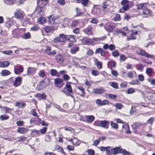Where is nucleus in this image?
I'll return each instance as SVG.
<instances>
[{
  "label": "nucleus",
  "instance_id": "nucleus-33",
  "mask_svg": "<svg viewBox=\"0 0 155 155\" xmlns=\"http://www.w3.org/2000/svg\"><path fill=\"white\" fill-rule=\"evenodd\" d=\"M143 14L145 15V17H147L151 15V12L147 8L143 10Z\"/></svg>",
  "mask_w": 155,
  "mask_h": 155
},
{
  "label": "nucleus",
  "instance_id": "nucleus-55",
  "mask_svg": "<svg viewBox=\"0 0 155 155\" xmlns=\"http://www.w3.org/2000/svg\"><path fill=\"white\" fill-rule=\"evenodd\" d=\"M111 126L112 128L115 129H117L118 128V125L117 124L113 122V121L110 122Z\"/></svg>",
  "mask_w": 155,
  "mask_h": 155
},
{
  "label": "nucleus",
  "instance_id": "nucleus-60",
  "mask_svg": "<svg viewBox=\"0 0 155 155\" xmlns=\"http://www.w3.org/2000/svg\"><path fill=\"white\" fill-rule=\"evenodd\" d=\"M135 91L134 88H130L127 90L126 93L128 94H131L134 93Z\"/></svg>",
  "mask_w": 155,
  "mask_h": 155
},
{
  "label": "nucleus",
  "instance_id": "nucleus-5",
  "mask_svg": "<svg viewBox=\"0 0 155 155\" xmlns=\"http://www.w3.org/2000/svg\"><path fill=\"white\" fill-rule=\"evenodd\" d=\"M14 17L17 19L22 20L23 19L25 14L24 12L20 9H18L14 13Z\"/></svg>",
  "mask_w": 155,
  "mask_h": 155
},
{
  "label": "nucleus",
  "instance_id": "nucleus-41",
  "mask_svg": "<svg viewBox=\"0 0 155 155\" xmlns=\"http://www.w3.org/2000/svg\"><path fill=\"white\" fill-rule=\"evenodd\" d=\"M116 65V63L115 61L111 60L108 63V68H110L113 67H115Z\"/></svg>",
  "mask_w": 155,
  "mask_h": 155
},
{
  "label": "nucleus",
  "instance_id": "nucleus-3",
  "mask_svg": "<svg viewBox=\"0 0 155 155\" xmlns=\"http://www.w3.org/2000/svg\"><path fill=\"white\" fill-rule=\"evenodd\" d=\"M71 83L67 82V84H66L65 87L64 89H66L67 91H66L64 90H61V91L65 94L67 96H70L72 98L74 97L71 94L73 93V90L70 84Z\"/></svg>",
  "mask_w": 155,
  "mask_h": 155
},
{
  "label": "nucleus",
  "instance_id": "nucleus-56",
  "mask_svg": "<svg viewBox=\"0 0 155 155\" xmlns=\"http://www.w3.org/2000/svg\"><path fill=\"white\" fill-rule=\"evenodd\" d=\"M3 108L4 110L5 113H10V112L13 110V109L9 108L7 107H4Z\"/></svg>",
  "mask_w": 155,
  "mask_h": 155
},
{
  "label": "nucleus",
  "instance_id": "nucleus-6",
  "mask_svg": "<svg viewBox=\"0 0 155 155\" xmlns=\"http://www.w3.org/2000/svg\"><path fill=\"white\" fill-rule=\"evenodd\" d=\"M128 2V0H123L121 2V4L122 5V8L124 11H127L133 5H132L131 6L130 5Z\"/></svg>",
  "mask_w": 155,
  "mask_h": 155
},
{
  "label": "nucleus",
  "instance_id": "nucleus-1",
  "mask_svg": "<svg viewBox=\"0 0 155 155\" xmlns=\"http://www.w3.org/2000/svg\"><path fill=\"white\" fill-rule=\"evenodd\" d=\"M65 40L74 41H75V37L74 35H65L64 34H61L59 36L54 38L53 41L54 43H57L64 41Z\"/></svg>",
  "mask_w": 155,
  "mask_h": 155
},
{
  "label": "nucleus",
  "instance_id": "nucleus-53",
  "mask_svg": "<svg viewBox=\"0 0 155 155\" xmlns=\"http://www.w3.org/2000/svg\"><path fill=\"white\" fill-rule=\"evenodd\" d=\"M78 88L82 92V93L80 96L82 97H84L85 95V92L84 88L82 86H79L78 87Z\"/></svg>",
  "mask_w": 155,
  "mask_h": 155
},
{
  "label": "nucleus",
  "instance_id": "nucleus-62",
  "mask_svg": "<svg viewBox=\"0 0 155 155\" xmlns=\"http://www.w3.org/2000/svg\"><path fill=\"white\" fill-rule=\"evenodd\" d=\"M50 74L52 76H56L57 74V71L55 69H51L50 70Z\"/></svg>",
  "mask_w": 155,
  "mask_h": 155
},
{
  "label": "nucleus",
  "instance_id": "nucleus-64",
  "mask_svg": "<svg viewBox=\"0 0 155 155\" xmlns=\"http://www.w3.org/2000/svg\"><path fill=\"white\" fill-rule=\"evenodd\" d=\"M87 152L89 155H94L95 154V151L93 149H90L87 150Z\"/></svg>",
  "mask_w": 155,
  "mask_h": 155
},
{
  "label": "nucleus",
  "instance_id": "nucleus-12",
  "mask_svg": "<svg viewBox=\"0 0 155 155\" xmlns=\"http://www.w3.org/2000/svg\"><path fill=\"white\" fill-rule=\"evenodd\" d=\"M48 2V0H38L37 4L38 6L42 8H44L46 6Z\"/></svg>",
  "mask_w": 155,
  "mask_h": 155
},
{
  "label": "nucleus",
  "instance_id": "nucleus-32",
  "mask_svg": "<svg viewBox=\"0 0 155 155\" xmlns=\"http://www.w3.org/2000/svg\"><path fill=\"white\" fill-rule=\"evenodd\" d=\"M89 0H76V2L78 3H81L84 6H86L88 4Z\"/></svg>",
  "mask_w": 155,
  "mask_h": 155
},
{
  "label": "nucleus",
  "instance_id": "nucleus-16",
  "mask_svg": "<svg viewBox=\"0 0 155 155\" xmlns=\"http://www.w3.org/2000/svg\"><path fill=\"white\" fill-rule=\"evenodd\" d=\"M36 68L34 67H29L28 69L27 75H33L35 73Z\"/></svg>",
  "mask_w": 155,
  "mask_h": 155
},
{
  "label": "nucleus",
  "instance_id": "nucleus-21",
  "mask_svg": "<svg viewBox=\"0 0 155 155\" xmlns=\"http://www.w3.org/2000/svg\"><path fill=\"white\" fill-rule=\"evenodd\" d=\"M22 82V78L20 77H18L15 79L13 83V85L15 87H17L20 85Z\"/></svg>",
  "mask_w": 155,
  "mask_h": 155
},
{
  "label": "nucleus",
  "instance_id": "nucleus-23",
  "mask_svg": "<svg viewBox=\"0 0 155 155\" xmlns=\"http://www.w3.org/2000/svg\"><path fill=\"white\" fill-rule=\"evenodd\" d=\"M85 117L86 119V122L88 123H92L95 119V117L93 115H86Z\"/></svg>",
  "mask_w": 155,
  "mask_h": 155
},
{
  "label": "nucleus",
  "instance_id": "nucleus-28",
  "mask_svg": "<svg viewBox=\"0 0 155 155\" xmlns=\"http://www.w3.org/2000/svg\"><path fill=\"white\" fill-rule=\"evenodd\" d=\"M29 129L23 127H19L18 130V132L22 134H25L29 131Z\"/></svg>",
  "mask_w": 155,
  "mask_h": 155
},
{
  "label": "nucleus",
  "instance_id": "nucleus-57",
  "mask_svg": "<svg viewBox=\"0 0 155 155\" xmlns=\"http://www.w3.org/2000/svg\"><path fill=\"white\" fill-rule=\"evenodd\" d=\"M38 21L41 24H44L46 22L45 19L42 17L39 18L38 19Z\"/></svg>",
  "mask_w": 155,
  "mask_h": 155
},
{
  "label": "nucleus",
  "instance_id": "nucleus-17",
  "mask_svg": "<svg viewBox=\"0 0 155 155\" xmlns=\"http://www.w3.org/2000/svg\"><path fill=\"white\" fill-rule=\"evenodd\" d=\"M96 103L97 105L102 106L108 104L109 101L106 100L102 101L99 99L96 100Z\"/></svg>",
  "mask_w": 155,
  "mask_h": 155
},
{
  "label": "nucleus",
  "instance_id": "nucleus-50",
  "mask_svg": "<svg viewBox=\"0 0 155 155\" xmlns=\"http://www.w3.org/2000/svg\"><path fill=\"white\" fill-rule=\"evenodd\" d=\"M10 64V62L7 61H4L2 62L1 64V67L5 68L8 67Z\"/></svg>",
  "mask_w": 155,
  "mask_h": 155
},
{
  "label": "nucleus",
  "instance_id": "nucleus-37",
  "mask_svg": "<svg viewBox=\"0 0 155 155\" xmlns=\"http://www.w3.org/2000/svg\"><path fill=\"white\" fill-rule=\"evenodd\" d=\"M11 72L7 70H3L1 73V75L2 76H6L9 75Z\"/></svg>",
  "mask_w": 155,
  "mask_h": 155
},
{
  "label": "nucleus",
  "instance_id": "nucleus-49",
  "mask_svg": "<svg viewBox=\"0 0 155 155\" xmlns=\"http://www.w3.org/2000/svg\"><path fill=\"white\" fill-rule=\"evenodd\" d=\"M79 50V48L77 46L72 47L71 50V52L72 54H75Z\"/></svg>",
  "mask_w": 155,
  "mask_h": 155
},
{
  "label": "nucleus",
  "instance_id": "nucleus-29",
  "mask_svg": "<svg viewBox=\"0 0 155 155\" xmlns=\"http://www.w3.org/2000/svg\"><path fill=\"white\" fill-rule=\"evenodd\" d=\"M109 122L106 120L101 121V127H103L107 129L109 127Z\"/></svg>",
  "mask_w": 155,
  "mask_h": 155
},
{
  "label": "nucleus",
  "instance_id": "nucleus-15",
  "mask_svg": "<svg viewBox=\"0 0 155 155\" xmlns=\"http://www.w3.org/2000/svg\"><path fill=\"white\" fill-rule=\"evenodd\" d=\"M50 83V80L48 78L45 79L44 80L41 81L39 82V86H41V87L43 88L49 84Z\"/></svg>",
  "mask_w": 155,
  "mask_h": 155
},
{
  "label": "nucleus",
  "instance_id": "nucleus-45",
  "mask_svg": "<svg viewBox=\"0 0 155 155\" xmlns=\"http://www.w3.org/2000/svg\"><path fill=\"white\" fill-rule=\"evenodd\" d=\"M25 104L24 103H21L20 102H17L15 104V106L18 107L19 108H22L25 106Z\"/></svg>",
  "mask_w": 155,
  "mask_h": 155
},
{
  "label": "nucleus",
  "instance_id": "nucleus-31",
  "mask_svg": "<svg viewBox=\"0 0 155 155\" xmlns=\"http://www.w3.org/2000/svg\"><path fill=\"white\" fill-rule=\"evenodd\" d=\"M104 39V38L103 37L100 38H91V40H92L91 44L92 45L97 42L103 40Z\"/></svg>",
  "mask_w": 155,
  "mask_h": 155
},
{
  "label": "nucleus",
  "instance_id": "nucleus-10",
  "mask_svg": "<svg viewBox=\"0 0 155 155\" xmlns=\"http://www.w3.org/2000/svg\"><path fill=\"white\" fill-rule=\"evenodd\" d=\"M82 44L83 45H92L91 38H87L86 37H83L82 38L80 39Z\"/></svg>",
  "mask_w": 155,
  "mask_h": 155
},
{
  "label": "nucleus",
  "instance_id": "nucleus-8",
  "mask_svg": "<svg viewBox=\"0 0 155 155\" xmlns=\"http://www.w3.org/2000/svg\"><path fill=\"white\" fill-rule=\"evenodd\" d=\"M146 124H142L140 123L136 122L132 125V127L133 129V132L135 133H137V130L140 126H141L142 127H143Z\"/></svg>",
  "mask_w": 155,
  "mask_h": 155
},
{
  "label": "nucleus",
  "instance_id": "nucleus-39",
  "mask_svg": "<svg viewBox=\"0 0 155 155\" xmlns=\"http://www.w3.org/2000/svg\"><path fill=\"white\" fill-rule=\"evenodd\" d=\"M115 33L117 35L120 33L123 36H125L126 35V33L124 32L121 29H116L115 31Z\"/></svg>",
  "mask_w": 155,
  "mask_h": 155
},
{
  "label": "nucleus",
  "instance_id": "nucleus-20",
  "mask_svg": "<svg viewBox=\"0 0 155 155\" xmlns=\"http://www.w3.org/2000/svg\"><path fill=\"white\" fill-rule=\"evenodd\" d=\"M99 7V5H94L91 11L92 14L94 15H98L100 12L98 8Z\"/></svg>",
  "mask_w": 155,
  "mask_h": 155
},
{
  "label": "nucleus",
  "instance_id": "nucleus-34",
  "mask_svg": "<svg viewBox=\"0 0 155 155\" xmlns=\"http://www.w3.org/2000/svg\"><path fill=\"white\" fill-rule=\"evenodd\" d=\"M48 23L51 25H53L55 24V18L54 16L53 15H50L48 17Z\"/></svg>",
  "mask_w": 155,
  "mask_h": 155
},
{
  "label": "nucleus",
  "instance_id": "nucleus-26",
  "mask_svg": "<svg viewBox=\"0 0 155 155\" xmlns=\"http://www.w3.org/2000/svg\"><path fill=\"white\" fill-rule=\"evenodd\" d=\"M70 141L72 142L73 144L76 146L79 145L81 142V141L80 140L75 137L73 138L72 139H71L70 140Z\"/></svg>",
  "mask_w": 155,
  "mask_h": 155
},
{
  "label": "nucleus",
  "instance_id": "nucleus-2",
  "mask_svg": "<svg viewBox=\"0 0 155 155\" xmlns=\"http://www.w3.org/2000/svg\"><path fill=\"white\" fill-rule=\"evenodd\" d=\"M112 154L114 155L122 153L123 155H130V153L127 152L125 149L121 148L120 147H115L112 148Z\"/></svg>",
  "mask_w": 155,
  "mask_h": 155
},
{
  "label": "nucleus",
  "instance_id": "nucleus-59",
  "mask_svg": "<svg viewBox=\"0 0 155 155\" xmlns=\"http://www.w3.org/2000/svg\"><path fill=\"white\" fill-rule=\"evenodd\" d=\"M9 118V116L6 115H1L0 116V119L2 120H8Z\"/></svg>",
  "mask_w": 155,
  "mask_h": 155
},
{
  "label": "nucleus",
  "instance_id": "nucleus-58",
  "mask_svg": "<svg viewBox=\"0 0 155 155\" xmlns=\"http://www.w3.org/2000/svg\"><path fill=\"white\" fill-rule=\"evenodd\" d=\"M76 11L77 12L76 16H79L83 15V13L81 11L80 9L79 8H76Z\"/></svg>",
  "mask_w": 155,
  "mask_h": 155
},
{
  "label": "nucleus",
  "instance_id": "nucleus-38",
  "mask_svg": "<svg viewBox=\"0 0 155 155\" xmlns=\"http://www.w3.org/2000/svg\"><path fill=\"white\" fill-rule=\"evenodd\" d=\"M69 20L68 18H65L63 20V26L66 27L69 26Z\"/></svg>",
  "mask_w": 155,
  "mask_h": 155
},
{
  "label": "nucleus",
  "instance_id": "nucleus-63",
  "mask_svg": "<svg viewBox=\"0 0 155 155\" xmlns=\"http://www.w3.org/2000/svg\"><path fill=\"white\" fill-rule=\"evenodd\" d=\"M78 20H74L72 21L71 26L72 27H75L78 23Z\"/></svg>",
  "mask_w": 155,
  "mask_h": 155
},
{
  "label": "nucleus",
  "instance_id": "nucleus-46",
  "mask_svg": "<svg viewBox=\"0 0 155 155\" xmlns=\"http://www.w3.org/2000/svg\"><path fill=\"white\" fill-rule=\"evenodd\" d=\"M135 67L137 70L141 71H142L144 68L143 66L141 64H136Z\"/></svg>",
  "mask_w": 155,
  "mask_h": 155
},
{
  "label": "nucleus",
  "instance_id": "nucleus-40",
  "mask_svg": "<svg viewBox=\"0 0 155 155\" xmlns=\"http://www.w3.org/2000/svg\"><path fill=\"white\" fill-rule=\"evenodd\" d=\"M44 8L38 6L36 9V12L38 13L40 15H43L44 14L43 12Z\"/></svg>",
  "mask_w": 155,
  "mask_h": 155
},
{
  "label": "nucleus",
  "instance_id": "nucleus-51",
  "mask_svg": "<svg viewBox=\"0 0 155 155\" xmlns=\"http://www.w3.org/2000/svg\"><path fill=\"white\" fill-rule=\"evenodd\" d=\"M37 120L38 121V124H41L42 126H48V123H45V121L43 120L42 121L41 119L39 117L37 118Z\"/></svg>",
  "mask_w": 155,
  "mask_h": 155
},
{
  "label": "nucleus",
  "instance_id": "nucleus-27",
  "mask_svg": "<svg viewBox=\"0 0 155 155\" xmlns=\"http://www.w3.org/2000/svg\"><path fill=\"white\" fill-rule=\"evenodd\" d=\"M123 128L124 129L125 132L127 134H130L131 132L130 130L129 125L127 124H124L122 126Z\"/></svg>",
  "mask_w": 155,
  "mask_h": 155
},
{
  "label": "nucleus",
  "instance_id": "nucleus-13",
  "mask_svg": "<svg viewBox=\"0 0 155 155\" xmlns=\"http://www.w3.org/2000/svg\"><path fill=\"white\" fill-rule=\"evenodd\" d=\"M23 68L22 65H17L14 66V72L16 74H19L23 71Z\"/></svg>",
  "mask_w": 155,
  "mask_h": 155
},
{
  "label": "nucleus",
  "instance_id": "nucleus-4",
  "mask_svg": "<svg viewBox=\"0 0 155 155\" xmlns=\"http://www.w3.org/2000/svg\"><path fill=\"white\" fill-rule=\"evenodd\" d=\"M136 53L139 55L151 59L154 58V55H151L146 53L145 51L141 49H139L137 50Z\"/></svg>",
  "mask_w": 155,
  "mask_h": 155
},
{
  "label": "nucleus",
  "instance_id": "nucleus-9",
  "mask_svg": "<svg viewBox=\"0 0 155 155\" xmlns=\"http://www.w3.org/2000/svg\"><path fill=\"white\" fill-rule=\"evenodd\" d=\"M115 27L114 25L110 22L107 23L104 26L105 29L109 32H112Z\"/></svg>",
  "mask_w": 155,
  "mask_h": 155
},
{
  "label": "nucleus",
  "instance_id": "nucleus-48",
  "mask_svg": "<svg viewBox=\"0 0 155 155\" xmlns=\"http://www.w3.org/2000/svg\"><path fill=\"white\" fill-rule=\"evenodd\" d=\"M110 85L114 88L117 89L118 88V83L115 82H111L109 83Z\"/></svg>",
  "mask_w": 155,
  "mask_h": 155
},
{
  "label": "nucleus",
  "instance_id": "nucleus-19",
  "mask_svg": "<svg viewBox=\"0 0 155 155\" xmlns=\"http://www.w3.org/2000/svg\"><path fill=\"white\" fill-rule=\"evenodd\" d=\"M148 5L147 3H143L137 5L136 6L137 9H142L144 10L147 8Z\"/></svg>",
  "mask_w": 155,
  "mask_h": 155
},
{
  "label": "nucleus",
  "instance_id": "nucleus-47",
  "mask_svg": "<svg viewBox=\"0 0 155 155\" xmlns=\"http://www.w3.org/2000/svg\"><path fill=\"white\" fill-rule=\"evenodd\" d=\"M113 106L115 107L117 109L120 110L123 107V105L120 103H117L113 105Z\"/></svg>",
  "mask_w": 155,
  "mask_h": 155
},
{
  "label": "nucleus",
  "instance_id": "nucleus-18",
  "mask_svg": "<svg viewBox=\"0 0 155 155\" xmlns=\"http://www.w3.org/2000/svg\"><path fill=\"white\" fill-rule=\"evenodd\" d=\"M45 51L46 53L50 56H53L56 53L55 50L51 51V47L48 46L46 47Z\"/></svg>",
  "mask_w": 155,
  "mask_h": 155
},
{
  "label": "nucleus",
  "instance_id": "nucleus-43",
  "mask_svg": "<svg viewBox=\"0 0 155 155\" xmlns=\"http://www.w3.org/2000/svg\"><path fill=\"white\" fill-rule=\"evenodd\" d=\"M22 37L24 39H28L31 38V35L30 33L28 32L24 33Z\"/></svg>",
  "mask_w": 155,
  "mask_h": 155
},
{
  "label": "nucleus",
  "instance_id": "nucleus-24",
  "mask_svg": "<svg viewBox=\"0 0 155 155\" xmlns=\"http://www.w3.org/2000/svg\"><path fill=\"white\" fill-rule=\"evenodd\" d=\"M147 97L150 100L155 101V94L152 93L148 92L146 94Z\"/></svg>",
  "mask_w": 155,
  "mask_h": 155
},
{
  "label": "nucleus",
  "instance_id": "nucleus-11",
  "mask_svg": "<svg viewBox=\"0 0 155 155\" xmlns=\"http://www.w3.org/2000/svg\"><path fill=\"white\" fill-rule=\"evenodd\" d=\"M55 59L57 62L61 63H63L65 60L64 56L61 54L57 55L55 56Z\"/></svg>",
  "mask_w": 155,
  "mask_h": 155
},
{
  "label": "nucleus",
  "instance_id": "nucleus-42",
  "mask_svg": "<svg viewBox=\"0 0 155 155\" xmlns=\"http://www.w3.org/2000/svg\"><path fill=\"white\" fill-rule=\"evenodd\" d=\"M112 148L109 146L106 147L105 151L106 152L107 155H111L112 154Z\"/></svg>",
  "mask_w": 155,
  "mask_h": 155
},
{
  "label": "nucleus",
  "instance_id": "nucleus-14",
  "mask_svg": "<svg viewBox=\"0 0 155 155\" xmlns=\"http://www.w3.org/2000/svg\"><path fill=\"white\" fill-rule=\"evenodd\" d=\"M54 84L56 87L61 88L63 85L62 80L60 78H57L54 80Z\"/></svg>",
  "mask_w": 155,
  "mask_h": 155
},
{
  "label": "nucleus",
  "instance_id": "nucleus-54",
  "mask_svg": "<svg viewBox=\"0 0 155 155\" xmlns=\"http://www.w3.org/2000/svg\"><path fill=\"white\" fill-rule=\"evenodd\" d=\"M131 85H140V82L138 80H132L129 83Z\"/></svg>",
  "mask_w": 155,
  "mask_h": 155
},
{
  "label": "nucleus",
  "instance_id": "nucleus-61",
  "mask_svg": "<svg viewBox=\"0 0 155 155\" xmlns=\"http://www.w3.org/2000/svg\"><path fill=\"white\" fill-rule=\"evenodd\" d=\"M30 123L31 124L33 123H36V124H38V120L36 119V117L35 118H32L30 120Z\"/></svg>",
  "mask_w": 155,
  "mask_h": 155
},
{
  "label": "nucleus",
  "instance_id": "nucleus-36",
  "mask_svg": "<svg viewBox=\"0 0 155 155\" xmlns=\"http://www.w3.org/2000/svg\"><path fill=\"white\" fill-rule=\"evenodd\" d=\"M36 97H37L38 100H40L41 99H45L46 96L45 93L42 94L38 93L36 95Z\"/></svg>",
  "mask_w": 155,
  "mask_h": 155
},
{
  "label": "nucleus",
  "instance_id": "nucleus-30",
  "mask_svg": "<svg viewBox=\"0 0 155 155\" xmlns=\"http://www.w3.org/2000/svg\"><path fill=\"white\" fill-rule=\"evenodd\" d=\"M84 32L87 35H91L92 34V28L91 26H88L84 30Z\"/></svg>",
  "mask_w": 155,
  "mask_h": 155
},
{
  "label": "nucleus",
  "instance_id": "nucleus-7",
  "mask_svg": "<svg viewBox=\"0 0 155 155\" xmlns=\"http://www.w3.org/2000/svg\"><path fill=\"white\" fill-rule=\"evenodd\" d=\"M105 92L106 90L102 87L98 88H94L93 89L92 91L93 93L98 95L103 94Z\"/></svg>",
  "mask_w": 155,
  "mask_h": 155
},
{
  "label": "nucleus",
  "instance_id": "nucleus-35",
  "mask_svg": "<svg viewBox=\"0 0 155 155\" xmlns=\"http://www.w3.org/2000/svg\"><path fill=\"white\" fill-rule=\"evenodd\" d=\"M94 61L95 62V64L97 66V68L99 69H101L102 67V62L100 61L97 58L94 59Z\"/></svg>",
  "mask_w": 155,
  "mask_h": 155
},
{
  "label": "nucleus",
  "instance_id": "nucleus-52",
  "mask_svg": "<svg viewBox=\"0 0 155 155\" xmlns=\"http://www.w3.org/2000/svg\"><path fill=\"white\" fill-rule=\"evenodd\" d=\"M31 114L33 116L36 117V119H37V118L39 117L38 116L36 112V110L35 109H32L31 111Z\"/></svg>",
  "mask_w": 155,
  "mask_h": 155
},
{
  "label": "nucleus",
  "instance_id": "nucleus-22",
  "mask_svg": "<svg viewBox=\"0 0 155 155\" xmlns=\"http://www.w3.org/2000/svg\"><path fill=\"white\" fill-rule=\"evenodd\" d=\"M103 48L104 49H109L110 51H113L115 49V46L113 44L109 45L107 44H105L103 46Z\"/></svg>",
  "mask_w": 155,
  "mask_h": 155
},
{
  "label": "nucleus",
  "instance_id": "nucleus-25",
  "mask_svg": "<svg viewBox=\"0 0 155 155\" xmlns=\"http://www.w3.org/2000/svg\"><path fill=\"white\" fill-rule=\"evenodd\" d=\"M131 33L130 34L129 38H127V40H133L136 39V35H137V31H131Z\"/></svg>",
  "mask_w": 155,
  "mask_h": 155
},
{
  "label": "nucleus",
  "instance_id": "nucleus-44",
  "mask_svg": "<svg viewBox=\"0 0 155 155\" xmlns=\"http://www.w3.org/2000/svg\"><path fill=\"white\" fill-rule=\"evenodd\" d=\"M109 4L108 2L107 1L103 2V3L101 4V6L103 8V10L105 11L106 9H107V7L108 6Z\"/></svg>",
  "mask_w": 155,
  "mask_h": 155
}]
</instances>
